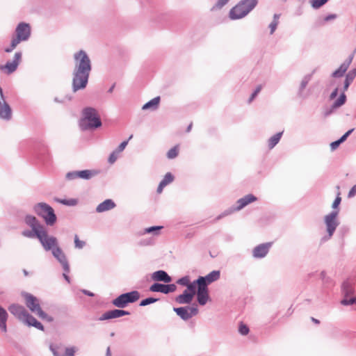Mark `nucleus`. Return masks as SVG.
<instances>
[{
  "label": "nucleus",
  "mask_w": 356,
  "mask_h": 356,
  "mask_svg": "<svg viewBox=\"0 0 356 356\" xmlns=\"http://www.w3.org/2000/svg\"><path fill=\"white\" fill-rule=\"evenodd\" d=\"M22 52L17 51L15 54L13 61H8L4 65H0V70H6L7 74H10L14 72L22 60Z\"/></svg>",
  "instance_id": "ddd939ff"
},
{
  "label": "nucleus",
  "mask_w": 356,
  "mask_h": 356,
  "mask_svg": "<svg viewBox=\"0 0 356 356\" xmlns=\"http://www.w3.org/2000/svg\"><path fill=\"white\" fill-rule=\"evenodd\" d=\"M8 310L13 315L23 322L26 318L27 314H29L23 306L17 304L11 305L8 307Z\"/></svg>",
  "instance_id": "dca6fc26"
},
{
  "label": "nucleus",
  "mask_w": 356,
  "mask_h": 356,
  "mask_svg": "<svg viewBox=\"0 0 356 356\" xmlns=\"http://www.w3.org/2000/svg\"><path fill=\"white\" fill-rule=\"evenodd\" d=\"M173 311L184 321H186L198 314L199 309L197 304L192 306L174 307Z\"/></svg>",
  "instance_id": "1a4fd4ad"
},
{
  "label": "nucleus",
  "mask_w": 356,
  "mask_h": 356,
  "mask_svg": "<svg viewBox=\"0 0 356 356\" xmlns=\"http://www.w3.org/2000/svg\"><path fill=\"white\" fill-rule=\"evenodd\" d=\"M70 272H65L64 271L63 274V276L64 277V279L68 282L70 283V277L67 275V274L69 273Z\"/></svg>",
  "instance_id": "338daca9"
},
{
  "label": "nucleus",
  "mask_w": 356,
  "mask_h": 356,
  "mask_svg": "<svg viewBox=\"0 0 356 356\" xmlns=\"http://www.w3.org/2000/svg\"><path fill=\"white\" fill-rule=\"evenodd\" d=\"M159 102H160V97L159 96L153 98L152 99H151L150 101L145 103L143 106L142 109L143 110L152 109V110L154 111L158 108Z\"/></svg>",
  "instance_id": "c756f323"
},
{
  "label": "nucleus",
  "mask_w": 356,
  "mask_h": 356,
  "mask_svg": "<svg viewBox=\"0 0 356 356\" xmlns=\"http://www.w3.org/2000/svg\"><path fill=\"white\" fill-rule=\"evenodd\" d=\"M339 87H337L330 94V99H334L338 95V92L339 91Z\"/></svg>",
  "instance_id": "0e129e2a"
},
{
  "label": "nucleus",
  "mask_w": 356,
  "mask_h": 356,
  "mask_svg": "<svg viewBox=\"0 0 356 356\" xmlns=\"http://www.w3.org/2000/svg\"><path fill=\"white\" fill-rule=\"evenodd\" d=\"M17 38L21 41L27 40L31 35V27L25 22L19 23L16 28Z\"/></svg>",
  "instance_id": "4468645a"
},
{
  "label": "nucleus",
  "mask_w": 356,
  "mask_h": 356,
  "mask_svg": "<svg viewBox=\"0 0 356 356\" xmlns=\"http://www.w3.org/2000/svg\"><path fill=\"white\" fill-rule=\"evenodd\" d=\"M66 178L69 180H72V179L79 178L78 171H72V172H67L66 174Z\"/></svg>",
  "instance_id": "6e6d98bb"
},
{
  "label": "nucleus",
  "mask_w": 356,
  "mask_h": 356,
  "mask_svg": "<svg viewBox=\"0 0 356 356\" xmlns=\"http://www.w3.org/2000/svg\"><path fill=\"white\" fill-rule=\"evenodd\" d=\"M177 286L175 284H164L161 283L155 282L149 287V291L152 292H160L164 294H168L175 291Z\"/></svg>",
  "instance_id": "f8f14e48"
},
{
  "label": "nucleus",
  "mask_w": 356,
  "mask_h": 356,
  "mask_svg": "<svg viewBox=\"0 0 356 356\" xmlns=\"http://www.w3.org/2000/svg\"><path fill=\"white\" fill-rule=\"evenodd\" d=\"M197 291H208L207 286L209 284L203 278L202 276H200L196 280Z\"/></svg>",
  "instance_id": "72a5a7b5"
},
{
  "label": "nucleus",
  "mask_w": 356,
  "mask_h": 356,
  "mask_svg": "<svg viewBox=\"0 0 356 356\" xmlns=\"http://www.w3.org/2000/svg\"><path fill=\"white\" fill-rule=\"evenodd\" d=\"M22 296L25 299L26 307L32 312L37 314L40 312L41 315H44V312L40 307L39 300L35 296L26 292L23 293Z\"/></svg>",
  "instance_id": "9b49d317"
},
{
  "label": "nucleus",
  "mask_w": 356,
  "mask_h": 356,
  "mask_svg": "<svg viewBox=\"0 0 356 356\" xmlns=\"http://www.w3.org/2000/svg\"><path fill=\"white\" fill-rule=\"evenodd\" d=\"M82 292L86 296H90V297L94 296V293L88 290L83 289V290H82Z\"/></svg>",
  "instance_id": "774afa93"
},
{
  "label": "nucleus",
  "mask_w": 356,
  "mask_h": 356,
  "mask_svg": "<svg viewBox=\"0 0 356 356\" xmlns=\"http://www.w3.org/2000/svg\"><path fill=\"white\" fill-rule=\"evenodd\" d=\"M158 300H159L158 298H155L153 297H149V298L142 300L140 301L139 305L140 307H145V306L149 305L150 304L154 303V302H157Z\"/></svg>",
  "instance_id": "58836bf2"
},
{
  "label": "nucleus",
  "mask_w": 356,
  "mask_h": 356,
  "mask_svg": "<svg viewBox=\"0 0 356 356\" xmlns=\"http://www.w3.org/2000/svg\"><path fill=\"white\" fill-rule=\"evenodd\" d=\"M262 89V86L259 85L257 86L254 92L252 93L251 96L248 99V103H250L253 101V99L256 97V96L260 92L261 90Z\"/></svg>",
  "instance_id": "603ef678"
},
{
  "label": "nucleus",
  "mask_w": 356,
  "mask_h": 356,
  "mask_svg": "<svg viewBox=\"0 0 356 356\" xmlns=\"http://www.w3.org/2000/svg\"><path fill=\"white\" fill-rule=\"evenodd\" d=\"M58 202L67 206H75L78 202L77 200L73 198L60 200Z\"/></svg>",
  "instance_id": "37998d69"
},
{
  "label": "nucleus",
  "mask_w": 356,
  "mask_h": 356,
  "mask_svg": "<svg viewBox=\"0 0 356 356\" xmlns=\"http://www.w3.org/2000/svg\"><path fill=\"white\" fill-rule=\"evenodd\" d=\"M74 58L75 65L72 74V90L75 92L86 87L92 65L90 58L83 50L76 52Z\"/></svg>",
  "instance_id": "f257e3e1"
},
{
  "label": "nucleus",
  "mask_w": 356,
  "mask_h": 356,
  "mask_svg": "<svg viewBox=\"0 0 356 356\" xmlns=\"http://www.w3.org/2000/svg\"><path fill=\"white\" fill-rule=\"evenodd\" d=\"M178 155V148L177 146L171 148L167 153V157L170 159H175Z\"/></svg>",
  "instance_id": "c03bdc74"
},
{
  "label": "nucleus",
  "mask_w": 356,
  "mask_h": 356,
  "mask_svg": "<svg viewBox=\"0 0 356 356\" xmlns=\"http://www.w3.org/2000/svg\"><path fill=\"white\" fill-rule=\"evenodd\" d=\"M339 215V210H333L330 213L324 217V222L326 226L327 235L322 238L323 241H325L331 238L333 236L337 227L339 225V221L337 218Z\"/></svg>",
  "instance_id": "423d86ee"
},
{
  "label": "nucleus",
  "mask_w": 356,
  "mask_h": 356,
  "mask_svg": "<svg viewBox=\"0 0 356 356\" xmlns=\"http://www.w3.org/2000/svg\"><path fill=\"white\" fill-rule=\"evenodd\" d=\"M37 315L43 320H47L49 322L53 321V318L51 316H49L47 314L44 312V315L42 316L40 314V312L37 314Z\"/></svg>",
  "instance_id": "bf43d9fd"
},
{
  "label": "nucleus",
  "mask_w": 356,
  "mask_h": 356,
  "mask_svg": "<svg viewBox=\"0 0 356 356\" xmlns=\"http://www.w3.org/2000/svg\"><path fill=\"white\" fill-rule=\"evenodd\" d=\"M130 312L123 309H115L104 313L99 318V321H106L112 318H117L123 316L129 315Z\"/></svg>",
  "instance_id": "2eb2a0df"
},
{
  "label": "nucleus",
  "mask_w": 356,
  "mask_h": 356,
  "mask_svg": "<svg viewBox=\"0 0 356 356\" xmlns=\"http://www.w3.org/2000/svg\"><path fill=\"white\" fill-rule=\"evenodd\" d=\"M102 120L95 108L86 107L82 111V118L79 121V127L83 131L94 129L102 126Z\"/></svg>",
  "instance_id": "f03ea898"
},
{
  "label": "nucleus",
  "mask_w": 356,
  "mask_h": 356,
  "mask_svg": "<svg viewBox=\"0 0 356 356\" xmlns=\"http://www.w3.org/2000/svg\"><path fill=\"white\" fill-rule=\"evenodd\" d=\"M328 0H311L310 3L314 9H318L325 4Z\"/></svg>",
  "instance_id": "79ce46f5"
},
{
  "label": "nucleus",
  "mask_w": 356,
  "mask_h": 356,
  "mask_svg": "<svg viewBox=\"0 0 356 356\" xmlns=\"http://www.w3.org/2000/svg\"><path fill=\"white\" fill-rule=\"evenodd\" d=\"M26 224L29 226L31 229H38L46 230L44 225L40 223L38 220L33 216L26 215L24 218Z\"/></svg>",
  "instance_id": "4be33fe9"
},
{
  "label": "nucleus",
  "mask_w": 356,
  "mask_h": 356,
  "mask_svg": "<svg viewBox=\"0 0 356 356\" xmlns=\"http://www.w3.org/2000/svg\"><path fill=\"white\" fill-rule=\"evenodd\" d=\"M50 350H51L54 356H64V353H60L58 351V348L54 347L52 345L50 346Z\"/></svg>",
  "instance_id": "13d9d810"
},
{
  "label": "nucleus",
  "mask_w": 356,
  "mask_h": 356,
  "mask_svg": "<svg viewBox=\"0 0 356 356\" xmlns=\"http://www.w3.org/2000/svg\"><path fill=\"white\" fill-rule=\"evenodd\" d=\"M283 131L278 132L268 139V147L273 149L280 140Z\"/></svg>",
  "instance_id": "473e14b6"
},
{
  "label": "nucleus",
  "mask_w": 356,
  "mask_h": 356,
  "mask_svg": "<svg viewBox=\"0 0 356 356\" xmlns=\"http://www.w3.org/2000/svg\"><path fill=\"white\" fill-rule=\"evenodd\" d=\"M257 200V197L252 194H248L240 198L236 202V207L232 208L230 210L225 211L223 213L217 217V220L220 219L222 216L229 215L233 211H239L248 204Z\"/></svg>",
  "instance_id": "9d476101"
},
{
  "label": "nucleus",
  "mask_w": 356,
  "mask_h": 356,
  "mask_svg": "<svg viewBox=\"0 0 356 356\" xmlns=\"http://www.w3.org/2000/svg\"><path fill=\"white\" fill-rule=\"evenodd\" d=\"M341 202V197H340V192H338L337 195L332 205L333 210H339V205L340 204Z\"/></svg>",
  "instance_id": "de8ad7c7"
},
{
  "label": "nucleus",
  "mask_w": 356,
  "mask_h": 356,
  "mask_svg": "<svg viewBox=\"0 0 356 356\" xmlns=\"http://www.w3.org/2000/svg\"><path fill=\"white\" fill-rule=\"evenodd\" d=\"M311 78H312V76L310 74H307V75L305 76L304 78L302 79V80L300 83V85L299 90H298V95L300 96H302V93L303 90H305V88L307 87L309 81L311 80Z\"/></svg>",
  "instance_id": "f704fd0d"
},
{
  "label": "nucleus",
  "mask_w": 356,
  "mask_h": 356,
  "mask_svg": "<svg viewBox=\"0 0 356 356\" xmlns=\"http://www.w3.org/2000/svg\"><path fill=\"white\" fill-rule=\"evenodd\" d=\"M47 243L49 244V249H44L45 251H51L54 257L60 264L63 267V271L70 272V268L67 258L58 245L57 238L54 236H50L47 239Z\"/></svg>",
  "instance_id": "7ed1b4c3"
},
{
  "label": "nucleus",
  "mask_w": 356,
  "mask_h": 356,
  "mask_svg": "<svg viewBox=\"0 0 356 356\" xmlns=\"http://www.w3.org/2000/svg\"><path fill=\"white\" fill-rule=\"evenodd\" d=\"M24 322L29 326L35 327V328L42 331L44 330V326L42 325V324L30 314H27L26 318H25Z\"/></svg>",
  "instance_id": "393cba45"
},
{
  "label": "nucleus",
  "mask_w": 356,
  "mask_h": 356,
  "mask_svg": "<svg viewBox=\"0 0 356 356\" xmlns=\"http://www.w3.org/2000/svg\"><path fill=\"white\" fill-rule=\"evenodd\" d=\"M132 137H133V136H132V135H131V136L129 137V138H128V140H124V141L122 142V143L119 145V146H118V147L115 149V150L116 151V152H118V153L122 152L125 149V147H127V144H128L129 140L130 139H131V138H132Z\"/></svg>",
  "instance_id": "49530a36"
},
{
  "label": "nucleus",
  "mask_w": 356,
  "mask_h": 356,
  "mask_svg": "<svg viewBox=\"0 0 356 356\" xmlns=\"http://www.w3.org/2000/svg\"><path fill=\"white\" fill-rule=\"evenodd\" d=\"M341 144L338 140L330 143V148L332 150L336 149Z\"/></svg>",
  "instance_id": "e2e57ef3"
},
{
  "label": "nucleus",
  "mask_w": 356,
  "mask_h": 356,
  "mask_svg": "<svg viewBox=\"0 0 356 356\" xmlns=\"http://www.w3.org/2000/svg\"><path fill=\"white\" fill-rule=\"evenodd\" d=\"M209 298L208 291H197V299L200 305H204Z\"/></svg>",
  "instance_id": "2f4dec72"
},
{
  "label": "nucleus",
  "mask_w": 356,
  "mask_h": 356,
  "mask_svg": "<svg viewBox=\"0 0 356 356\" xmlns=\"http://www.w3.org/2000/svg\"><path fill=\"white\" fill-rule=\"evenodd\" d=\"M98 174V171L95 170H83L78 171L79 178L88 180L91 179L92 177L97 175Z\"/></svg>",
  "instance_id": "c85d7f7f"
},
{
  "label": "nucleus",
  "mask_w": 356,
  "mask_h": 356,
  "mask_svg": "<svg viewBox=\"0 0 356 356\" xmlns=\"http://www.w3.org/2000/svg\"><path fill=\"white\" fill-rule=\"evenodd\" d=\"M22 235L27 238H34L36 237L39 241L40 242L42 246L44 249H47L50 248L49 243H47V239L50 237V236L47 234V230L43 229H31V230H24L22 232Z\"/></svg>",
  "instance_id": "6e6552de"
},
{
  "label": "nucleus",
  "mask_w": 356,
  "mask_h": 356,
  "mask_svg": "<svg viewBox=\"0 0 356 356\" xmlns=\"http://www.w3.org/2000/svg\"><path fill=\"white\" fill-rule=\"evenodd\" d=\"M186 287L187 289L186 290H188V291L191 293L193 296L195 295L197 288L195 280L193 281V282H189Z\"/></svg>",
  "instance_id": "a18cd8bd"
},
{
  "label": "nucleus",
  "mask_w": 356,
  "mask_h": 356,
  "mask_svg": "<svg viewBox=\"0 0 356 356\" xmlns=\"http://www.w3.org/2000/svg\"><path fill=\"white\" fill-rule=\"evenodd\" d=\"M193 297L194 296L189 293L188 290H184L182 294H180L175 298V302L180 305L190 304L192 302Z\"/></svg>",
  "instance_id": "5701e85b"
},
{
  "label": "nucleus",
  "mask_w": 356,
  "mask_h": 356,
  "mask_svg": "<svg viewBox=\"0 0 356 356\" xmlns=\"http://www.w3.org/2000/svg\"><path fill=\"white\" fill-rule=\"evenodd\" d=\"M353 130H354L353 129L348 130L339 139H338V140L341 143H343L347 139V138L349 136V135L353 131Z\"/></svg>",
  "instance_id": "4d7b16f0"
},
{
  "label": "nucleus",
  "mask_w": 356,
  "mask_h": 356,
  "mask_svg": "<svg viewBox=\"0 0 356 356\" xmlns=\"http://www.w3.org/2000/svg\"><path fill=\"white\" fill-rule=\"evenodd\" d=\"M163 229V226H152L145 229V234H153L154 235H158L159 232Z\"/></svg>",
  "instance_id": "c9c22d12"
},
{
  "label": "nucleus",
  "mask_w": 356,
  "mask_h": 356,
  "mask_svg": "<svg viewBox=\"0 0 356 356\" xmlns=\"http://www.w3.org/2000/svg\"><path fill=\"white\" fill-rule=\"evenodd\" d=\"M220 277V270H213L209 273L206 276H204L203 278L206 280V282L209 284L215 281H217Z\"/></svg>",
  "instance_id": "7c9ffc66"
},
{
  "label": "nucleus",
  "mask_w": 356,
  "mask_h": 356,
  "mask_svg": "<svg viewBox=\"0 0 356 356\" xmlns=\"http://www.w3.org/2000/svg\"><path fill=\"white\" fill-rule=\"evenodd\" d=\"M278 23H279V22L273 21L269 24V28L270 29V34H273L275 32V31L276 30L277 26L278 25Z\"/></svg>",
  "instance_id": "052dcab7"
},
{
  "label": "nucleus",
  "mask_w": 356,
  "mask_h": 356,
  "mask_svg": "<svg viewBox=\"0 0 356 356\" xmlns=\"http://www.w3.org/2000/svg\"><path fill=\"white\" fill-rule=\"evenodd\" d=\"M86 245L85 241L79 240L77 235H75L74 236V245L76 248L81 249L83 248Z\"/></svg>",
  "instance_id": "3c124183"
},
{
  "label": "nucleus",
  "mask_w": 356,
  "mask_h": 356,
  "mask_svg": "<svg viewBox=\"0 0 356 356\" xmlns=\"http://www.w3.org/2000/svg\"><path fill=\"white\" fill-rule=\"evenodd\" d=\"M34 212L42 218L47 225L52 226L56 222L57 218L53 208L45 202H40L33 207Z\"/></svg>",
  "instance_id": "39448f33"
},
{
  "label": "nucleus",
  "mask_w": 356,
  "mask_h": 356,
  "mask_svg": "<svg viewBox=\"0 0 356 356\" xmlns=\"http://www.w3.org/2000/svg\"><path fill=\"white\" fill-rule=\"evenodd\" d=\"M346 100V96L345 93L341 92L339 97L331 105L330 107L326 108L323 112V116L325 118L330 115L337 108L343 105Z\"/></svg>",
  "instance_id": "a211bd4d"
},
{
  "label": "nucleus",
  "mask_w": 356,
  "mask_h": 356,
  "mask_svg": "<svg viewBox=\"0 0 356 356\" xmlns=\"http://www.w3.org/2000/svg\"><path fill=\"white\" fill-rule=\"evenodd\" d=\"M115 207V202L111 200L107 199L100 203L97 207H96V211L97 213H102L106 211H109L112 209H113Z\"/></svg>",
  "instance_id": "b1692460"
},
{
  "label": "nucleus",
  "mask_w": 356,
  "mask_h": 356,
  "mask_svg": "<svg viewBox=\"0 0 356 356\" xmlns=\"http://www.w3.org/2000/svg\"><path fill=\"white\" fill-rule=\"evenodd\" d=\"M356 194V185L353 186L348 193V197H351L355 196Z\"/></svg>",
  "instance_id": "69168bd1"
},
{
  "label": "nucleus",
  "mask_w": 356,
  "mask_h": 356,
  "mask_svg": "<svg viewBox=\"0 0 356 356\" xmlns=\"http://www.w3.org/2000/svg\"><path fill=\"white\" fill-rule=\"evenodd\" d=\"M152 279L157 282H163L164 283H170L172 277L164 270H159L152 274Z\"/></svg>",
  "instance_id": "412c9836"
},
{
  "label": "nucleus",
  "mask_w": 356,
  "mask_h": 356,
  "mask_svg": "<svg viewBox=\"0 0 356 356\" xmlns=\"http://www.w3.org/2000/svg\"><path fill=\"white\" fill-rule=\"evenodd\" d=\"M140 298V293L138 291H131L118 296L112 300V304L118 308H124L128 304L134 303Z\"/></svg>",
  "instance_id": "0eeeda50"
},
{
  "label": "nucleus",
  "mask_w": 356,
  "mask_h": 356,
  "mask_svg": "<svg viewBox=\"0 0 356 356\" xmlns=\"http://www.w3.org/2000/svg\"><path fill=\"white\" fill-rule=\"evenodd\" d=\"M189 282H190V278H189V276H188V275L184 276V277L178 279L177 281V283L178 284L181 285V286H186Z\"/></svg>",
  "instance_id": "8fccbe9b"
},
{
  "label": "nucleus",
  "mask_w": 356,
  "mask_h": 356,
  "mask_svg": "<svg viewBox=\"0 0 356 356\" xmlns=\"http://www.w3.org/2000/svg\"><path fill=\"white\" fill-rule=\"evenodd\" d=\"M343 305H352L356 303V298L354 296H350L349 297H345L341 301Z\"/></svg>",
  "instance_id": "e433bc0d"
},
{
  "label": "nucleus",
  "mask_w": 356,
  "mask_h": 356,
  "mask_svg": "<svg viewBox=\"0 0 356 356\" xmlns=\"http://www.w3.org/2000/svg\"><path fill=\"white\" fill-rule=\"evenodd\" d=\"M356 76V68H353L350 70L347 74L346 75V79L343 82V88L342 89V92L345 93L350 85V83L353 81Z\"/></svg>",
  "instance_id": "a878e982"
},
{
  "label": "nucleus",
  "mask_w": 356,
  "mask_h": 356,
  "mask_svg": "<svg viewBox=\"0 0 356 356\" xmlns=\"http://www.w3.org/2000/svg\"><path fill=\"white\" fill-rule=\"evenodd\" d=\"M355 51L356 49L346 59V60L343 63H341L340 67L332 74V77L339 78L343 76L344 73L347 71L353 60Z\"/></svg>",
  "instance_id": "f3484780"
},
{
  "label": "nucleus",
  "mask_w": 356,
  "mask_h": 356,
  "mask_svg": "<svg viewBox=\"0 0 356 356\" xmlns=\"http://www.w3.org/2000/svg\"><path fill=\"white\" fill-rule=\"evenodd\" d=\"M342 293L345 297H349L350 296H354L355 290L353 288V285L350 281L346 280L343 282L341 286Z\"/></svg>",
  "instance_id": "bb28decb"
},
{
  "label": "nucleus",
  "mask_w": 356,
  "mask_h": 356,
  "mask_svg": "<svg viewBox=\"0 0 356 356\" xmlns=\"http://www.w3.org/2000/svg\"><path fill=\"white\" fill-rule=\"evenodd\" d=\"M174 180V176L170 172H167L163 179L161 181V184L165 186Z\"/></svg>",
  "instance_id": "4c0bfd02"
},
{
  "label": "nucleus",
  "mask_w": 356,
  "mask_h": 356,
  "mask_svg": "<svg viewBox=\"0 0 356 356\" xmlns=\"http://www.w3.org/2000/svg\"><path fill=\"white\" fill-rule=\"evenodd\" d=\"M337 17V15L336 14H330L324 17L323 21L325 22H329L331 20H334Z\"/></svg>",
  "instance_id": "680f3d73"
},
{
  "label": "nucleus",
  "mask_w": 356,
  "mask_h": 356,
  "mask_svg": "<svg viewBox=\"0 0 356 356\" xmlns=\"http://www.w3.org/2000/svg\"><path fill=\"white\" fill-rule=\"evenodd\" d=\"M249 331V327L241 322L238 327L239 333L242 335H246L248 334Z\"/></svg>",
  "instance_id": "09e8293b"
},
{
  "label": "nucleus",
  "mask_w": 356,
  "mask_h": 356,
  "mask_svg": "<svg viewBox=\"0 0 356 356\" xmlns=\"http://www.w3.org/2000/svg\"><path fill=\"white\" fill-rule=\"evenodd\" d=\"M270 246V243H262L256 246L252 250L253 257L254 258H264L268 254Z\"/></svg>",
  "instance_id": "6ab92c4d"
},
{
  "label": "nucleus",
  "mask_w": 356,
  "mask_h": 356,
  "mask_svg": "<svg viewBox=\"0 0 356 356\" xmlns=\"http://www.w3.org/2000/svg\"><path fill=\"white\" fill-rule=\"evenodd\" d=\"M76 352L75 347H68L65 350L64 356H74Z\"/></svg>",
  "instance_id": "5fc2aeb1"
},
{
  "label": "nucleus",
  "mask_w": 356,
  "mask_h": 356,
  "mask_svg": "<svg viewBox=\"0 0 356 356\" xmlns=\"http://www.w3.org/2000/svg\"><path fill=\"white\" fill-rule=\"evenodd\" d=\"M8 313L6 310L0 306V329L2 332H7L6 321L8 319Z\"/></svg>",
  "instance_id": "cd10ccee"
},
{
  "label": "nucleus",
  "mask_w": 356,
  "mask_h": 356,
  "mask_svg": "<svg viewBox=\"0 0 356 356\" xmlns=\"http://www.w3.org/2000/svg\"><path fill=\"white\" fill-rule=\"evenodd\" d=\"M229 0H218L217 2L211 8V10L213 11L220 10L229 2Z\"/></svg>",
  "instance_id": "ea45409f"
},
{
  "label": "nucleus",
  "mask_w": 356,
  "mask_h": 356,
  "mask_svg": "<svg viewBox=\"0 0 356 356\" xmlns=\"http://www.w3.org/2000/svg\"><path fill=\"white\" fill-rule=\"evenodd\" d=\"M21 42V40H19V39L17 38H14L12 39L11 40V43H10V47H6L5 49V51L7 52V53H10L11 51H13V50L16 47V46Z\"/></svg>",
  "instance_id": "a19ab883"
},
{
  "label": "nucleus",
  "mask_w": 356,
  "mask_h": 356,
  "mask_svg": "<svg viewBox=\"0 0 356 356\" xmlns=\"http://www.w3.org/2000/svg\"><path fill=\"white\" fill-rule=\"evenodd\" d=\"M119 154H120V153L116 152L115 150L113 151L108 157V163L111 164L114 163L116 161V160L118 159Z\"/></svg>",
  "instance_id": "864d4df0"
},
{
  "label": "nucleus",
  "mask_w": 356,
  "mask_h": 356,
  "mask_svg": "<svg viewBox=\"0 0 356 356\" xmlns=\"http://www.w3.org/2000/svg\"><path fill=\"white\" fill-rule=\"evenodd\" d=\"M12 118V110L8 103L0 99V118L10 120Z\"/></svg>",
  "instance_id": "aec40b11"
},
{
  "label": "nucleus",
  "mask_w": 356,
  "mask_h": 356,
  "mask_svg": "<svg viewBox=\"0 0 356 356\" xmlns=\"http://www.w3.org/2000/svg\"><path fill=\"white\" fill-rule=\"evenodd\" d=\"M258 0H241L229 11L232 19H239L245 17L257 5Z\"/></svg>",
  "instance_id": "20e7f679"
}]
</instances>
